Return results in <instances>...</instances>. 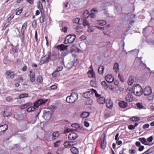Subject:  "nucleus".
Listing matches in <instances>:
<instances>
[{
	"instance_id": "obj_1",
	"label": "nucleus",
	"mask_w": 154,
	"mask_h": 154,
	"mask_svg": "<svg viewBox=\"0 0 154 154\" xmlns=\"http://www.w3.org/2000/svg\"><path fill=\"white\" fill-rule=\"evenodd\" d=\"M47 101V99H39L34 103V105L33 106H31L28 108L27 109V111L28 112H31L34 111L36 109V108L35 107L38 108L39 106L45 104Z\"/></svg>"
},
{
	"instance_id": "obj_2",
	"label": "nucleus",
	"mask_w": 154,
	"mask_h": 154,
	"mask_svg": "<svg viewBox=\"0 0 154 154\" xmlns=\"http://www.w3.org/2000/svg\"><path fill=\"white\" fill-rule=\"evenodd\" d=\"M55 109V107L54 106H51L46 110L43 111V116L45 119L50 118L53 111Z\"/></svg>"
},
{
	"instance_id": "obj_3",
	"label": "nucleus",
	"mask_w": 154,
	"mask_h": 154,
	"mask_svg": "<svg viewBox=\"0 0 154 154\" xmlns=\"http://www.w3.org/2000/svg\"><path fill=\"white\" fill-rule=\"evenodd\" d=\"M78 94L76 93H72L70 96L66 97V101L69 103H73L78 100Z\"/></svg>"
},
{
	"instance_id": "obj_4",
	"label": "nucleus",
	"mask_w": 154,
	"mask_h": 154,
	"mask_svg": "<svg viewBox=\"0 0 154 154\" xmlns=\"http://www.w3.org/2000/svg\"><path fill=\"white\" fill-rule=\"evenodd\" d=\"M142 88L141 86L139 84L136 85L133 88V93L137 96H140L143 94V91H142Z\"/></svg>"
},
{
	"instance_id": "obj_5",
	"label": "nucleus",
	"mask_w": 154,
	"mask_h": 154,
	"mask_svg": "<svg viewBox=\"0 0 154 154\" xmlns=\"http://www.w3.org/2000/svg\"><path fill=\"white\" fill-rule=\"evenodd\" d=\"M76 38L75 35L70 34L67 36L65 40L64 41L65 44H71L73 43Z\"/></svg>"
},
{
	"instance_id": "obj_6",
	"label": "nucleus",
	"mask_w": 154,
	"mask_h": 154,
	"mask_svg": "<svg viewBox=\"0 0 154 154\" xmlns=\"http://www.w3.org/2000/svg\"><path fill=\"white\" fill-rule=\"evenodd\" d=\"M143 94L145 96H149L148 98L149 100H151L153 99V95H150L152 94V89L150 87H146L144 89Z\"/></svg>"
},
{
	"instance_id": "obj_7",
	"label": "nucleus",
	"mask_w": 154,
	"mask_h": 154,
	"mask_svg": "<svg viewBox=\"0 0 154 154\" xmlns=\"http://www.w3.org/2000/svg\"><path fill=\"white\" fill-rule=\"evenodd\" d=\"M51 53L50 52H48L44 56L42 57L40 60V63L43 64L45 62H48L49 60L51 59Z\"/></svg>"
},
{
	"instance_id": "obj_8",
	"label": "nucleus",
	"mask_w": 154,
	"mask_h": 154,
	"mask_svg": "<svg viewBox=\"0 0 154 154\" xmlns=\"http://www.w3.org/2000/svg\"><path fill=\"white\" fill-rule=\"evenodd\" d=\"M136 15L135 14L131 15L128 20V21L129 22V24L127 27V31L129 30L133 25V24L134 23V19L136 17Z\"/></svg>"
},
{
	"instance_id": "obj_9",
	"label": "nucleus",
	"mask_w": 154,
	"mask_h": 154,
	"mask_svg": "<svg viewBox=\"0 0 154 154\" xmlns=\"http://www.w3.org/2000/svg\"><path fill=\"white\" fill-rule=\"evenodd\" d=\"M5 74L7 76L6 78L8 79H12L16 76V74H14L13 72L10 70L7 71L5 73Z\"/></svg>"
},
{
	"instance_id": "obj_10",
	"label": "nucleus",
	"mask_w": 154,
	"mask_h": 154,
	"mask_svg": "<svg viewBox=\"0 0 154 154\" xmlns=\"http://www.w3.org/2000/svg\"><path fill=\"white\" fill-rule=\"evenodd\" d=\"M93 89H92L84 93L83 95V97L85 98H89L91 97L93 94Z\"/></svg>"
},
{
	"instance_id": "obj_11",
	"label": "nucleus",
	"mask_w": 154,
	"mask_h": 154,
	"mask_svg": "<svg viewBox=\"0 0 154 154\" xmlns=\"http://www.w3.org/2000/svg\"><path fill=\"white\" fill-rule=\"evenodd\" d=\"M30 74L28 75L29 77V80L31 82H34L35 80V74L34 72H32V70L29 71Z\"/></svg>"
},
{
	"instance_id": "obj_12",
	"label": "nucleus",
	"mask_w": 154,
	"mask_h": 154,
	"mask_svg": "<svg viewBox=\"0 0 154 154\" xmlns=\"http://www.w3.org/2000/svg\"><path fill=\"white\" fill-rule=\"evenodd\" d=\"M8 128V126L7 124L0 126V135L4 133Z\"/></svg>"
},
{
	"instance_id": "obj_13",
	"label": "nucleus",
	"mask_w": 154,
	"mask_h": 154,
	"mask_svg": "<svg viewBox=\"0 0 154 154\" xmlns=\"http://www.w3.org/2000/svg\"><path fill=\"white\" fill-rule=\"evenodd\" d=\"M78 137L77 134L74 132H72L68 136V138L70 140H75Z\"/></svg>"
},
{
	"instance_id": "obj_14",
	"label": "nucleus",
	"mask_w": 154,
	"mask_h": 154,
	"mask_svg": "<svg viewBox=\"0 0 154 154\" xmlns=\"http://www.w3.org/2000/svg\"><path fill=\"white\" fill-rule=\"evenodd\" d=\"M105 78L106 81L110 83H112L114 79V77H112V75H106Z\"/></svg>"
},
{
	"instance_id": "obj_15",
	"label": "nucleus",
	"mask_w": 154,
	"mask_h": 154,
	"mask_svg": "<svg viewBox=\"0 0 154 154\" xmlns=\"http://www.w3.org/2000/svg\"><path fill=\"white\" fill-rule=\"evenodd\" d=\"M3 116L4 117H8L11 116L12 115V112H11V109H6L2 114Z\"/></svg>"
},
{
	"instance_id": "obj_16",
	"label": "nucleus",
	"mask_w": 154,
	"mask_h": 154,
	"mask_svg": "<svg viewBox=\"0 0 154 154\" xmlns=\"http://www.w3.org/2000/svg\"><path fill=\"white\" fill-rule=\"evenodd\" d=\"M28 94H21L19 95L18 96V98H17L16 99H17L18 100V102L17 103L18 104H20L21 103L20 102H19V101L18 100L19 99L20 100L22 98H24L27 97H28Z\"/></svg>"
},
{
	"instance_id": "obj_17",
	"label": "nucleus",
	"mask_w": 154,
	"mask_h": 154,
	"mask_svg": "<svg viewBox=\"0 0 154 154\" xmlns=\"http://www.w3.org/2000/svg\"><path fill=\"white\" fill-rule=\"evenodd\" d=\"M119 105L121 108H125L128 106V103L125 101H121L119 103Z\"/></svg>"
},
{
	"instance_id": "obj_18",
	"label": "nucleus",
	"mask_w": 154,
	"mask_h": 154,
	"mask_svg": "<svg viewBox=\"0 0 154 154\" xmlns=\"http://www.w3.org/2000/svg\"><path fill=\"white\" fill-rule=\"evenodd\" d=\"M68 45H64L62 44L58 46V49L64 51L66 50H68Z\"/></svg>"
},
{
	"instance_id": "obj_19",
	"label": "nucleus",
	"mask_w": 154,
	"mask_h": 154,
	"mask_svg": "<svg viewBox=\"0 0 154 154\" xmlns=\"http://www.w3.org/2000/svg\"><path fill=\"white\" fill-rule=\"evenodd\" d=\"M74 143V142L72 141H66L64 143V146L66 148L70 147V146H72L74 145L73 144Z\"/></svg>"
},
{
	"instance_id": "obj_20",
	"label": "nucleus",
	"mask_w": 154,
	"mask_h": 154,
	"mask_svg": "<svg viewBox=\"0 0 154 154\" xmlns=\"http://www.w3.org/2000/svg\"><path fill=\"white\" fill-rule=\"evenodd\" d=\"M125 99L127 101L131 102L133 100L132 95L131 93H128L125 97Z\"/></svg>"
},
{
	"instance_id": "obj_21",
	"label": "nucleus",
	"mask_w": 154,
	"mask_h": 154,
	"mask_svg": "<svg viewBox=\"0 0 154 154\" xmlns=\"http://www.w3.org/2000/svg\"><path fill=\"white\" fill-rule=\"evenodd\" d=\"M97 101L100 104H103L105 103L106 101L105 98L103 97H99L97 99Z\"/></svg>"
},
{
	"instance_id": "obj_22",
	"label": "nucleus",
	"mask_w": 154,
	"mask_h": 154,
	"mask_svg": "<svg viewBox=\"0 0 154 154\" xmlns=\"http://www.w3.org/2000/svg\"><path fill=\"white\" fill-rule=\"evenodd\" d=\"M105 103L107 107L110 108L112 107L113 103L112 102L111 100H106Z\"/></svg>"
},
{
	"instance_id": "obj_23",
	"label": "nucleus",
	"mask_w": 154,
	"mask_h": 154,
	"mask_svg": "<svg viewBox=\"0 0 154 154\" xmlns=\"http://www.w3.org/2000/svg\"><path fill=\"white\" fill-rule=\"evenodd\" d=\"M37 8L39 10L41 13H42V10H43V6L42 4L40 1H39L37 3Z\"/></svg>"
},
{
	"instance_id": "obj_24",
	"label": "nucleus",
	"mask_w": 154,
	"mask_h": 154,
	"mask_svg": "<svg viewBox=\"0 0 154 154\" xmlns=\"http://www.w3.org/2000/svg\"><path fill=\"white\" fill-rule=\"evenodd\" d=\"M27 26V23L26 22H25L24 23L22 27L21 28V34L24 37V31L26 29V27Z\"/></svg>"
},
{
	"instance_id": "obj_25",
	"label": "nucleus",
	"mask_w": 154,
	"mask_h": 154,
	"mask_svg": "<svg viewBox=\"0 0 154 154\" xmlns=\"http://www.w3.org/2000/svg\"><path fill=\"white\" fill-rule=\"evenodd\" d=\"M138 140L140 141L143 144L146 145H149L147 143L146 140L144 137H140L138 139Z\"/></svg>"
},
{
	"instance_id": "obj_26",
	"label": "nucleus",
	"mask_w": 154,
	"mask_h": 154,
	"mask_svg": "<svg viewBox=\"0 0 154 154\" xmlns=\"http://www.w3.org/2000/svg\"><path fill=\"white\" fill-rule=\"evenodd\" d=\"M71 152L73 154H78L79 151L78 149L75 147H72L70 149Z\"/></svg>"
},
{
	"instance_id": "obj_27",
	"label": "nucleus",
	"mask_w": 154,
	"mask_h": 154,
	"mask_svg": "<svg viewBox=\"0 0 154 154\" xmlns=\"http://www.w3.org/2000/svg\"><path fill=\"white\" fill-rule=\"evenodd\" d=\"M59 136V132L58 131H55L52 135V139L54 140L57 138Z\"/></svg>"
},
{
	"instance_id": "obj_28",
	"label": "nucleus",
	"mask_w": 154,
	"mask_h": 154,
	"mask_svg": "<svg viewBox=\"0 0 154 154\" xmlns=\"http://www.w3.org/2000/svg\"><path fill=\"white\" fill-rule=\"evenodd\" d=\"M119 45L120 49L124 50V47L125 45V43L124 42V40H122L119 44Z\"/></svg>"
},
{
	"instance_id": "obj_29",
	"label": "nucleus",
	"mask_w": 154,
	"mask_h": 154,
	"mask_svg": "<svg viewBox=\"0 0 154 154\" xmlns=\"http://www.w3.org/2000/svg\"><path fill=\"white\" fill-rule=\"evenodd\" d=\"M58 58V55L56 54H53L51 56V59L52 60L54 61L57 60Z\"/></svg>"
},
{
	"instance_id": "obj_30",
	"label": "nucleus",
	"mask_w": 154,
	"mask_h": 154,
	"mask_svg": "<svg viewBox=\"0 0 154 154\" xmlns=\"http://www.w3.org/2000/svg\"><path fill=\"white\" fill-rule=\"evenodd\" d=\"M134 82V80L132 75L129 78V79L128 82V84L129 85H132Z\"/></svg>"
},
{
	"instance_id": "obj_31",
	"label": "nucleus",
	"mask_w": 154,
	"mask_h": 154,
	"mask_svg": "<svg viewBox=\"0 0 154 154\" xmlns=\"http://www.w3.org/2000/svg\"><path fill=\"white\" fill-rule=\"evenodd\" d=\"M75 28L77 32H82L83 31L82 27L79 25L77 26Z\"/></svg>"
},
{
	"instance_id": "obj_32",
	"label": "nucleus",
	"mask_w": 154,
	"mask_h": 154,
	"mask_svg": "<svg viewBox=\"0 0 154 154\" xmlns=\"http://www.w3.org/2000/svg\"><path fill=\"white\" fill-rule=\"evenodd\" d=\"M69 53V51L68 50H66L63 51L61 53V56L62 57H65Z\"/></svg>"
},
{
	"instance_id": "obj_33",
	"label": "nucleus",
	"mask_w": 154,
	"mask_h": 154,
	"mask_svg": "<svg viewBox=\"0 0 154 154\" xmlns=\"http://www.w3.org/2000/svg\"><path fill=\"white\" fill-rule=\"evenodd\" d=\"M31 104V103H27L26 104L21 105L20 106V108L22 109H24Z\"/></svg>"
},
{
	"instance_id": "obj_34",
	"label": "nucleus",
	"mask_w": 154,
	"mask_h": 154,
	"mask_svg": "<svg viewBox=\"0 0 154 154\" xmlns=\"http://www.w3.org/2000/svg\"><path fill=\"white\" fill-rule=\"evenodd\" d=\"M89 113L88 112H84L81 114V116L82 118H86L89 116Z\"/></svg>"
},
{
	"instance_id": "obj_35",
	"label": "nucleus",
	"mask_w": 154,
	"mask_h": 154,
	"mask_svg": "<svg viewBox=\"0 0 154 154\" xmlns=\"http://www.w3.org/2000/svg\"><path fill=\"white\" fill-rule=\"evenodd\" d=\"M115 85V82H114L113 83H111V84H109L108 86H109V87L110 89L113 90L114 89Z\"/></svg>"
},
{
	"instance_id": "obj_36",
	"label": "nucleus",
	"mask_w": 154,
	"mask_h": 154,
	"mask_svg": "<svg viewBox=\"0 0 154 154\" xmlns=\"http://www.w3.org/2000/svg\"><path fill=\"white\" fill-rule=\"evenodd\" d=\"M83 17L85 18H87L89 16V12L88 10L85 11L83 13Z\"/></svg>"
},
{
	"instance_id": "obj_37",
	"label": "nucleus",
	"mask_w": 154,
	"mask_h": 154,
	"mask_svg": "<svg viewBox=\"0 0 154 154\" xmlns=\"http://www.w3.org/2000/svg\"><path fill=\"white\" fill-rule=\"evenodd\" d=\"M104 67L102 66H101L99 67L98 69V71L99 74H101L103 73L104 70Z\"/></svg>"
},
{
	"instance_id": "obj_38",
	"label": "nucleus",
	"mask_w": 154,
	"mask_h": 154,
	"mask_svg": "<svg viewBox=\"0 0 154 154\" xmlns=\"http://www.w3.org/2000/svg\"><path fill=\"white\" fill-rule=\"evenodd\" d=\"M106 145V143L105 142L104 140L101 141V146L102 149H104L105 148Z\"/></svg>"
},
{
	"instance_id": "obj_39",
	"label": "nucleus",
	"mask_w": 154,
	"mask_h": 154,
	"mask_svg": "<svg viewBox=\"0 0 154 154\" xmlns=\"http://www.w3.org/2000/svg\"><path fill=\"white\" fill-rule=\"evenodd\" d=\"M88 76L90 78H92L94 76V73L93 72L89 70L88 72Z\"/></svg>"
},
{
	"instance_id": "obj_40",
	"label": "nucleus",
	"mask_w": 154,
	"mask_h": 154,
	"mask_svg": "<svg viewBox=\"0 0 154 154\" xmlns=\"http://www.w3.org/2000/svg\"><path fill=\"white\" fill-rule=\"evenodd\" d=\"M42 16L40 17L39 18V20L40 22L41 23H42L44 21V18L45 17V15L44 14H42Z\"/></svg>"
},
{
	"instance_id": "obj_41",
	"label": "nucleus",
	"mask_w": 154,
	"mask_h": 154,
	"mask_svg": "<svg viewBox=\"0 0 154 154\" xmlns=\"http://www.w3.org/2000/svg\"><path fill=\"white\" fill-rule=\"evenodd\" d=\"M118 77L120 79V81L122 82H123L124 81V79L122 75L120 73H119L118 74Z\"/></svg>"
},
{
	"instance_id": "obj_42",
	"label": "nucleus",
	"mask_w": 154,
	"mask_h": 154,
	"mask_svg": "<svg viewBox=\"0 0 154 154\" xmlns=\"http://www.w3.org/2000/svg\"><path fill=\"white\" fill-rule=\"evenodd\" d=\"M42 77L41 75L38 76L37 78V81L39 83H41L42 82Z\"/></svg>"
},
{
	"instance_id": "obj_43",
	"label": "nucleus",
	"mask_w": 154,
	"mask_h": 154,
	"mask_svg": "<svg viewBox=\"0 0 154 154\" xmlns=\"http://www.w3.org/2000/svg\"><path fill=\"white\" fill-rule=\"evenodd\" d=\"M98 23L101 26H103L106 24V22L105 20H100L98 21Z\"/></svg>"
},
{
	"instance_id": "obj_44",
	"label": "nucleus",
	"mask_w": 154,
	"mask_h": 154,
	"mask_svg": "<svg viewBox=\"0 0 154 154\" xmlns=\"http://www.w3.org/2000/svg\"><path fill=\"white\" fill-rule=\"evenodd\" d=\"M140 118L139 117H131L130 118V120L132 121H138L140 120Z\"/></svg>"
},
{
	"instance_id": "obj_45",
	"label": "nucleus",
	"mask_w": 154,
	"mask_h": 154,
	"mask_svg": "<svg viewBox=\"0 0 154 154\" xmlns=\"http://www.w3.org/2000/svg\"><path fill=\"white\" fill-rule=\"evenodd\" d=\"M153 148V147L149 149H148L145 152L143 153L142 154H149L152 153V151L151 150V149Z\"/></svg>"
},
{
	"instance_id": "obj_46",
	"label": "nucleus",
	"mask_w": 154,
	"mask_h": 154,
	"mask_svg": "<svg viewBox=\"0 0 154 154\" xmlns=\"http://www.w3.org/2000/svg\"><path fill=\"white\" fill-rule=\"evenodd\" d=\"M136 105L137 107L139 109H142L144 107V106L142 104L140 103H137Z\"/></svg>"
},
{
	"instance_id": "obj_47",
	"label": "nucleus",
	"mask_w": 154,
	"mask_h": 154,
	"mask_svg": "<svg viewBox=\"0 0 154 154\" xmlns=\"http://www.w3.org/2000/svg\"><path fill=\"white\" fill-rule=\"evenodd\" d=\"M83 25L84 26H89V23L88 21L86 20H83Z\"/></svg>"
},
{
	"instance_id": "obj_48",
	"label": "nucleus",
	"mask_w": 154,
	"mask_h": 154,
	"mask_svg": "<svg viewBox=\"0 0 154 154\" xmlns=\"http://www.w3.org/2000/svg\"><path fill=\"white\" fill-rule=\"evenodd\" d=\"M17 12L16 13V14L17 15H19L22 12V9H17L16 10Z\"/></svg>"
},
{
	"instance_id": "obj_49",
	"label": "nucleus",
	"mask_w": 154,
	"mask_h": 154,
	"mask_svg": "<svg viewBox=\"0 0 154 154\" xmlns=\"http://www.w3.org/2000/svg\"><path fill=\"white\" fill-rule=\"evenodd\" d=\"M102 85L103 86L105 89H106L108 88V85H107L105 82L103 81L101 82Z\"/></svg>"
},
{
	"instance_id": "obj_50",
	"label": "nucleus",
	"mask_w": 154,
	"mask_h": 154,
	"mask_svg": "<svg viewBox=\"0 0 154 154\" xmlns=\"http://www.w3.org/2000/svg\"><path fill=\"white\" fill-rule=\"evenodd\" d=\"M104 116L106 118L110 116V115L109 112H107V111H105L104 112Z\"/></svg>"
},
{
	"instance_id": "obj_51",
	"label": "nucleus",
	"mask_w": 154,
	"mask_h": 154,
	"mask_svg": "<svg viewBox=\"0 0 154 154\" xmlns=\"http://www.w3.org/2000/svg\"><path fill=\"white\" fill-rule=\"evenodd\" d=\"M63 69V67L62 66H59L57 67L56 70L59 72L61 71Z\"/></svg>"
},
{
	"instance_id": "obj_52",
	"label": "nucleus",
	"mask_w": 154,
	"mask_h": 154,
	"mask_svg": "<svg viewBox=\"0 0 154 154\" xmlns=\"http://www.w3.org/2000/svg\"><path fill=\"white\" fill-rule=\"evenodd\" d=\"M58 72L56 70L53 72L52 74V75L54 77H56L57 76L58 74Z\"/></svg>"
},
{
	"instance_id": "obj_53",
	"label": "nucleus",
	"mask_w": 154,
	"mask_h": 154,
	"mask_svg": "<svg viewBox=\"0 0 154 154\" xmlns=\"http://www.w3.org/2000/svg\"><path fill=\"white\" fill-rule=\"evenodd\" d=\"M146 140V142L147 143V141L149 142H151L153 140V137L152 136H151L148 138Z\"/></svg>"
},
{
	"instance_id": "obj_54",
	"label": "nucleus",
	"mask_w": 154,
	"mask_h": 154,
	"mask_svg": "<svg viewBox=\"0 0 154 154\" xmlns=\"http://www.w3.org/2000/svg\"><path fill=\"white\" fill-rule=\"evenodd\" d=\"M129 152L131 154H135L136 153V151L135 149H134L129 150Z\"/></svg>"
},
{
	"instance_id": "obj_55",
	"label": "nucleus",
	"mask_w": 154,
	"mask_h": 154,
	"mask_svg": "<svg viewBox=\"0 0 154 154\" xmlns=\"http://www.w3.org/2000/svg\"><path fill=\"white\" fill-rule=\"evenodd\" d=\"M32 26L34 28H35L36 26V20H34L32 23Z\"/></svg>"
},
{
	"instance_id": "obj_56",
	"label": "nucleus",
	"mask_w": 154,
	"mask_h": 154,
	"mask_svg": "<svg viewBox=\"0 0 154 154\" xmlns=\"http://www.w3.org/2000/svg\"><path fill=\"white\" fill-rule=\"evenodd\" d=\"M128 128L129 129L132 130L134 129L135 128L134 126L132 125H130L128 126Z\"/></svg>"
},
{
	"instance_id": "obj_57",
	"label": "nucleus",
	"mask_w": 154,
	"mask_h": 154,
	"mask_svg": "<svg viewBox=\"0 0 154 154\" xmlns=\"http://www.w3.org/2000/svg\"><path fill=\"white\" fill-rule=\"evenodd\" d=\"M11 23L10 22H8L6 23L4 25V26L3 27V28H4V29H5L6 28L8 27L10 24Z\"/></svg>"
},
{
	"instance_id": "obj_58",
	"label": "nucleus",
	"mask_w": 154,
	"mask_h": 154,
	"mask_svg": "<svg viewBox=\"0 0 154 154\" xmlns=\"http://www.w3.org/2000/svg\"><path fill=\"white\" fill-rule=\"evenodd\" d=\"M6 100L8 102H10V101H12L13 100V99L12 98L9 97H7L6 98Z\"/></svg>"
},
{
	"instance_id": "obj_59",
	"label": "nucleus",
	"mask_w": 154,
	"mask_h": 154,
	"mask_svg": "<svg viewBox=\"0 0 154 154\" xmlns=\"http://www.w3.org/2000/svg\"><path fill=\"white\" fill-rule=\"evenodd\" d=\"M88 31L89 32H93V29L91 27L89 26L88 29Z\"/></svg>"
},
{
	"instance_id": "obj_60",
	"label": "nucleus",
	"mask_w": 154,
	"mask_h": 154,
	"mask_svg": "<svg viewBox=\"0 0 154 154\" xmlns=\"http://www.w3.org/2000/svg\"><path fill=\"white\" fill-rule=\"evenodd\" d=\"M149 125L148 124H146L144 125L143 126V128L144 129L147 128L149 127Z\"/></svg>"
},
{
	"instance_id": "obj_61",
	"label": "nucleus",
	"mask_w": 154,
	"mask_h": 154,
	"mask_svg": "<svg viewBox=\"0 0 154 154\" xmlns=\"http://www.w3.org/2000/svg\"><path fill=\"white\" fill-rule=\"evenodd\" d=\"M71 126L72 127L77 128V127H79V125L78 124L74 123L73 124H72L71 125Z\"/></svg>"
},
{
	"instance_id": "obj_62",
	"label": "nucleus",
	"mask_w": 154,
	"mask_h": 154,
	"mask_svg": "<svg viewBox=\"0 0 154 154\" xmlns=\"http://www.w3.org/2000/svg\"><path fill=\"white\" fill-rule=\"evenodd\" d=\"M89 123L86 121L84 122V125L87 127H88L89 126Z\"/></svg>"
},
{
	"instance_id": "obj_63",
	"label": "nucleus",
	"mask_w": 154,
	"mask_h": 154,
	"mask_svg": "<svg viewBox=\"0 0 154 154\" xmlns=\"http://www.w3.org/2000/svg\"><path fill=\"white\" fill-rule=\"evenodd\" d=\"M141 57H137L136 58V60L138 62L141 63L142 62L141 60Z\"/></svg>"
},
{
	"instance_id": "obj_64",
	"label": "nucleus",
	"mask_w": 154,
	"mask_h": 154,
	"mask_svg": "<svg viewBox=\"0 0 154 154\" xmlns=\"http://www.w3.org/2000/svg\"><path fill=\"white\" fill-rule=\"evenodd\" d=\"M144 148V146H139V147L138 149V150L140 151H142V150H143Z\"/></svg>"
}]
</instances>
